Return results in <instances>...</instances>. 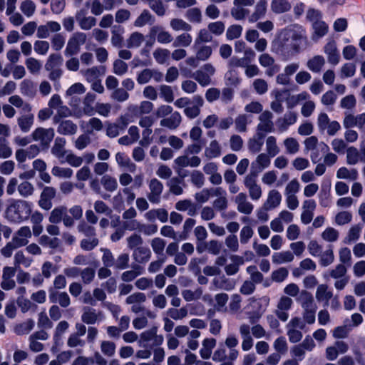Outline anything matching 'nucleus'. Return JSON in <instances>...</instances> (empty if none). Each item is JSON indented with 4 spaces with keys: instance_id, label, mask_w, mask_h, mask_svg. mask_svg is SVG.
Instances as JSON below:
<instances>
[{
    "instance_id": "423d86ee",
    "label": "nucleus",
    "mask_w": 365,
    "mask_h": 365,
    "mask_svg": "<svg viewBox=\"0 0 365 365\" xmlns=\"http://www.w3.org/2000/svg\"><path fill=\"white\" fill-rule=\"evenodd\" d=\"M257 176L247 174L244 178V185L248 190L250 198L254 201L259 200L262 195L261 186L257 182Z\"/></svg>"
},
{
    "instance_id": "4d7b16f0",
    "label": "nucleus",
    "mask_w": 365,
    "mask_h": 365,
    "mask_svg": "<svg viewBox=\"0 0 365 365\" xmlns=\"http://www.w3.org/2000/svg\"><path fill=\"white\" fill-rule=\"evenodd\" d=\"M170 26L175 31H183L187 32L192 30V26L181 19H171Z\"/></svg>"
},
{
    "instance_id": "aec40b11",
    "label": "nucleus",
    "mask_w": 365,
    "mask_h": 365,
    "mask_svg": "<svg viewBox=\"0 0 365 365\" xmlns=\"http://www.w3.org/2000/svg\"><path fill=\"white\" fill-rule=\"evenodd\" d=\"M103 319L102 312L91 307H85L81 315V320L87 324H93Z\"/></svg>"
},
{
    "instance_id": "0eeeda50",
    "label": "nucleus",
    "mask_w": 365,
    "mask_h": 365,
    "mask_svg": "<svg viewBox=\"0 0 365 365\" xmlns=\"http://www.w3.org/2000/svg\"><path fill=\"white\" fill-rule=\"evenodd\" d=\"M215 68L210 63H206L196 71L193 74L194 78L202 86H207L211 83V77L215 74Z\"/></svg>"
},
{
    "instance_id": "c756f323",
    "label": "nucleus",
    "mask_w": 365,
    "mask_h": 365,
    "mask_svg": "<svg viewBox=\"0 0 365 365\" xmlns=\"http://www.w3.org/2000/svg\"><path fill=\"white\" fill-rule=\"evenodd\" d=\"M182 121V116L178 111L173 112L170 117L163 118L160 124L163 127L173 130L177 128Z\"/></svg>"
},
{
    "instance_id": "c85d7f7f",
    "label": "nucleus",
    "mask_w": 365,
    "mask_h": 365,
    "mask_svg": "<svg viewBox=\"0 0 365 365\" xmlns=\"http://www.w3.org/2000/svg\"><path fill=\"white\" fill-rule=\"evenodd\" d=\"M297 301L301 304L304 310L317 308L312 294L306 290H302L300 292Z\"/></svg>"
},
{
    "instance_id": "680f3d73",
    "label": "nucleus",
    "mask_w": 365,
    "mask_h": 365,
    "mask_svg": "<svg viewBox=\"0 0 365 365\" xmlns=\"http://www.w3.org/2000/svg\"><path fill=\"white\" fill-rule=\"evenodd\" d=\"M63 63V58L59 54H51L49 56L46 64V70H52L53 68H60Z\"/></svg>"
},
{
    "instance_id": "6e6552de",
    "label": "nucleus",
    "mask_w": 365,
    "mask_h": 365,
    "mask_svg": "<svg viewBox=\"0 0 365 365\" xmlns=\"http://www.w3.org/2000/svg\"><path fill=\"white\" fill-rule=\"evenodd\" d=\"M271 156L265 153H261L256 157L251 163L250 172L249 174L258 176L264 169L269 167L271 164Z\"/></svg>"
},
{
    "instance_id": "de8ad7c7",
    "label": "nucleus",
    "mask_w": 365,
    "mask_h": 365,
    "mask_svg": "<svg viewBox=\"0 0 365 365\" xmlns=\"http://www.w3.org/2000/svg\"><path fill=\"white\" fill-rule=\"evenodd\" d=\"M291 4L287 0H272L271 9L274 13L282 14L291 9Z\"/></svg>"
},
{
    "instance_id": "79ce46f5",
    "label": "nucleus",
    "mask_w": 365,
    "mask_h": 365,
    "mask_svg": "<svg viewBox=\"0 0 365 365\" xmlns=\"http://www.w3.org/2000/svg\"><path fill=\"white\" fill-rule=\"evenodd\" d=\"M266 153L271 157H274L278 155L280 152V149L277 143L276 137L269 135L266 138L265 140Z\"/></svg>"
},
{
    "instance_id": "774afa93",
    "label": "nucleus",
    "mask_w": 365,
    "mask_h": 365,
    "mask_svg": "<svg viewBox=\"0 0 365 365\" xmlns=\"http://www.w3.org/2000/svg\"><path fill=\"white\" fill-rule=\"evenodd\" d=\"M101 183L105 190L109 192H113L118 187L117 180L115 178L108 175L102 177L101 179Z\"/></svg>"
},
{
    "instance_id": "1a4fd4ad",
    "label": "nucleus",
    "mask_w": 365,
    "mask_h": 365,
    "mask_svg": "<svg viewBox=\"0 0 365 365\" xmlns=\"http://www.w3.org/2000/svg\"><path fill=\"white\" fill-rule=\"evenodd\" d=\"M149 192L147 194L148 200L153 204H159L163 190V183L156 178L151 179L148 182Z\"/></svg>"
},
{
    "instance_id": "7ed1b4c3",
    "label": "nucleus",
    "mask_w": 365,
    "mask_h": 365,
    "mask_svg": "<svg viewBox=\"0 0 365 365\" xmlns=\"http://www.w3.org/2000/svg\"><path fill=\"white\" fill-rule=\"evenodd\" d=\"M163 341V337L157 335V328L153 327L141 333L139 344L140 346L148 347L161 344Z\"/></svg>"
},
{
    "instance_id": "20e7f679",
    "label": "nucleus",
    "mask_w": 365,
    "mask_h": 365,
    "mask_svg": "<svg viewBox=\"0 0 365 365\" xmlns=\"http://www.w3.org/2000/svg\"><path fill=\"white\" fill-rule=\"evenodd\" d=\"M255 0H234L233 7L231 9V15L236 20L244 19L250 13L247 6H252Z\"/></svg>"
},
{
    "instance_id": "c9c22d12",
    "label": "nucleus",
    "mask_w": 365,
    "mask_h": 365,
    "mask_svg": "<svg viewBox=\"0 0 365 365\" xmlns=\"http://www.w3.org/2000/svg\"><path fill=\"white\" fill-rule=\"evenodd\" d=\"M133 259L140 264L148 262L151 257V251L145 247H137L133 254Z\"/></svg>"
},
{
    "instance_id": "864d4df0",
    "label": "nucleus",
    "mask_w": 365,
    "mask_h": 365,
    "mask_svg": "<svg viewBox=\"0 0 365 365\" xmlns=\"http://www.w3.org/2000/svg\"><path fill=\"white\" fill-rule=\"evenodd\" d=\"M34 321L27 319L26 321L18 324L14 327V332L18 335H24L29 334L34 327Z\"/></svg>"
},
{
    "instance_id": "603ef678",
    "label": "nucleus",
    "mask_w": 365,
    "mask_h": 365,
    "mask_svg": "<svg viewBox=\"0 0 365 365\" xmlns=\"http://www.w3.org/2000/svg\"><path fill=\"white\" fill-rule=\"evenodd\" d=\"M153 17L149 11L145 9L134 21V26L138 28L143 27L146 24H151Z\"/></svg>"
},
{
    "instance_id": "5fc2aeb1",
    "label": "nucleus",
    "mask_w": 365,
    "mask_h": 365,
    "mask_svg": "<svg viewBox=\"0 0 365 365\" xmlns=\"http://www.w3.org/2000/svg\"><path fill=\"white\" fill-rule=\"evenodd\" d=\"M203 290L197 287L194 290L185 289L182 291V296L186 302H191L200 299L202 296Z\"/></svg>"
},
{
    "instance_id": "473e14b6",
    "label": "nucleus",
    "mask_w": 365,
    "mask_h": 365,
    "mask_svg": "<svg viewBox=\"0 0 365 365\" xmlns=\"http://www.w3.org/2000/svg\"><path fill=\"white\" fill-rule=\"evenodd\" d=\"M96 99V96L92 93H87L82 102V110L85 115L92 116L95 114V107L93 103Z\"/></svg>"
},
{
    "instance_id": "09e8293b",
    "label": "nucleus",
    "mask_w": 365,
    "mask_h": 365,
    "mask_svg": "<svg viewBox=\"0 0 365 365\" xmlns=\"http://www.w3.org/2000/svg\"><path fill=\"white\" fill-rule=\"evenodd\" d=\"M359 173L356 169H348L346 167H341L336 172V178L339 179H349L355 180L358 178Z\"/></svg>"
},
{
    "instance_id": "a211bd4d",
    "label": "nucleus",
    "mask_w": 365,
    "mask_h": 365,
    "mask_svg": "<svg viewBox=\"0 0 365 365\" xmlns=\"http://www.w3.org/2000/svg\"><path fill=\"white\" fill-rule=\"evenodd\" d=\"M297 120V114L294 111H287L282 117L277 120L279 130L282 133L286 131L290 125H294Z\"/></svg>"
},
{
    "instance_id": "4468645a",
    "label": "nucleus",
    "mask_w": 365,
    "mask_h": 365,
    "mask_svg": "<svg viewBox=\"0 0 365 365\" xmlns=\"http://www.w3.org/2000/svg\"><path fill=\"white\" fill-rule=\"evenodd\" d=\"M32 233L29 226L21 227L13 235L11 241L19 248L26 245Z\"/></svg>"
},
{
    "instance_id": "f704fd0d",
    "label": "nucleus",
    "mask_w": 365,
    "mask_h": 365,
    "mask_svg": "<svg viewBox=\"0 0 365 365\" xmlns=\"http://www.w3.org/2000/svg\"><path fill=\"white\" fill-rule=\"evenodd\" d=\"M66 140L63 138L57 137L51 148V153L60 160L65 156L66 151L65 145Z\"/></svg>"
},
{
    "instance_id": "72a5a7b5",
    "label": "nucleus",
    "mask_w": 365,
    "mask_h": 365,
    "mask_svg": "<svg viewBox=\"0 0 365 365\" xmlns=\"http://www.w3.org/2000/svg\"><path fill=\"white\" fill-rule=\"evenodd\" d=\"M252 116L247 114L238 115L234 121L236 131L245 133L247 130V125L252 123Z\"/></svg>"
},
{
    "instance_id": "6e6d98bb",
    "label": "nucleus",
    "mask_w": 365,
    "mask_h": 365,
    "mask_svg": "<svg viewBox=\"0 0 365 365\" xmlns=\"http://www.w3.org/2000/svg\"><path fill=\"white\" fill-rule=\"evenodd\" d=\"M153 57L159 64L166 63L170 56V51L166 48H158L153 51Z\"/></svg>"
},
{
    "instance_id": "412c9836",
    "label": "nucleus",
    "mask_w": 365,
    "mask_h": 365,
    "mask_svg": "<svg viewBox=\"0 0 365 365\" xmlns=\"http://www.w3.org/2000/svg\"><path fill=\"white\" fill-rule=\"evenodd\" d=\"M76 19L81 29L89 30L96 25V19L93 16H86V11L81 9L76 12Z\"/></svg>"
},
{
    "instance_id": "f257e3e1",
    "label": "nucleus",
    "mask_w": 365,
    "mask_h": 365,
    "mask_svg": "<svg viewBox=\"0 0 365 365\" xmlns=\"http://www.w3.org/2000/svg\"><path fill=\"white\" fill-rule=\"evenodd\" d=\"M31 202L12 199L5 211V217L11 222L19 223L26 220L32 212Z\"/></svg>"
},
{
    "instance_id": "9d476101",
    "label": "nucleus",
    "mask_w": 365,
    "mask_h": 365,
    "mask_svg": "<svg viewBox=\"0 0 365 365\" xmlns=\"http://www.w3.org/2000/svg\"><path fill=\"white\" fill-rule=\"evenodd\" d=\"M273 114L269 110L263 111L259 115V123L257 125V131L259 133H272L274 130Z\"/></svg>"
},
{
    "instance_id": "393cba45",
    "label": "nucleus",
    "mask_w": 365,
    "mask_h": 365,
    "mask_svg": "<svg viewBox=\"0 0 365 365\" xmlns=\"http://www.w3.org/2000/svg\"><path fill=\"white\" fill-rule=\"evenodd\" d=\"M281 202L282 195L278 190L273 189L268 192L267 197L264 205L267 210H273L279 207Z\"/></svg>"
},
{
    "instance_id": "4be33fe9",
    "label": "nucleus",
    "mask_w": 365,
    "mask_h": 365,
    "mask_svg": "<svg viewBox=\"0 0 365 365\" xmlns=\"http://www.w3.org/2000/svg\"><path fill=\"white\" fill-rule=\"evenodd\" d=\"M332 297L333 293L327 284H322L317 287L315 297L318 302H322L324 307H327Z\"/></svg>"
},
{
    "instance_id": "58836bf2",
    "label": "nucleus",
    "mask_w": 365,
    "mask_h": 365,
    "mask_svg": "<svg viewBox=\"0 0 365 365\" xmlns=\"http://www.w3.org/2000/svg\"><path fill=\"white\" fill-rule=\"evenodd\" d=\"M294 255L290 251H283L279 252H274L272 255V260L274 264H281L287 262H291L294 260Z\"/></svg>"
},
{
    "instance_id": "a19ab883",
    "label": "nucleus",
    "mask_w": 365,
    "mask_h": 365,
    "mask_svg": "<svg viewBox=\"0 0 365 365\" xmlns=\"http://www.w3.org/2000/svg\"><path fill=\"white\" fill-rule=\"evenodd\" d=\"M17 121L21 130L27 133L34 124V115L30 112L19 118Z\"/></svg>"
},
{
    "instance_id": "a18cd8bd",
    "label": "nucleus",
    "mask_w": 365,
    "mask_h": 365,
    "mask_svg": "<svg viewBox=\"0 0 365 365\" xmlns=\"http://www.w3.org/2000/svg\"><path fill=\"white\" fill-rule=\"evenodd\" d=\"M267 1L265 0H259L256 6L255 12L249 17V21L254 23L262 18L266 13Z\"/></svg>"
},
{
    "instance_id": "4c0bfd02",
    "label": "nucleus",
    "mask_w": 365,
    "mask_h": 365,
    "mask_svg": "<svg viewBox=\"0 0 365 365\" xmlns=\"http://www.w3.org/2000/svg\"><path fill=\"white\" fill-rule=\"evenodd\" d=\"M324 64V58L322 56L317 55L308 60L307 67L314 73H319Z\"/></svg>"
},
{
    "instance_id": "e2e57ef3",
    "label": "nucleus",
    "mask_w": 365,
    "mask_h": 365,
    "mask_svg": "<svg viewBox=\"0 0 365 365\" xmlns=\"http://www.w3.org/2000/svg\"><path fill=\"white\" fill-rule=\"evenodd\" d=\"M175 207L179 211H188V215L192 216L195 215V206L190 200H180L175 203Z\"/></svg>"
},
{
    "instance_id": "7c9ffc66",
    "label": "nucleus",
    "mask_w": 365,
    "mask_h": 365,
    "mask_svg": "<svg viewBox=\"0 0 365 365\" xmlns=\"http://www.w3.org/2000/svg\"><path fill=\"white\" fill-rule=\"evenodd\" d=\"M57 123H58L57 132L61 135H71L77 132V125L71 120H59Z\"/></svg>"
},
{
    "instance_id": "2f4dec72",
    "label": "nucleus",
    "mask_w": 365,
    "mask_h": 365,
    "mask_svg": "<svg viewBox=\"0 0 365 365\" xmlns=\"http://www.w3.org/2000/svg\"><path fill=\"white\" fill-rule=\"evenodd\" d=\"M222 154V147L217 140H212L205 148L204 155L207 159H213L220 157Z\"/></svg>"
},
{
    "instance_id": "f8f14e48",
    "label": "nucleus",
    "mask_w": 365,
    "mask_h": 365,
    "mask_svg": "<svg viewBox=\"0 0 365 365\" xmlns=\"http://www.w3.org/2000/svg\"><path fill=\"white\" fill-rule=\"evenodd\" d=\"M259 64L266 68L265 73L267 76L272 77L280 70L279 65L275 63L274 58L269 53H264L259 56Z\"/></svg>"
},
{
    "instance_id": "f03ea898",
    "label": "nucleus",
    "mask_w": 365,
    "mask_h": 365,
    "mask_svg": "<svg viewBox=\"0 0 365 365\" xmlns=\"http://www.w3.org/2000/svg\"><path fill=\"white\" fill-rule=\"evenodd\" d=\"M278 45V51H277L282 56L285 60L298 52V46L294 41L289 40L288 37L284 35L282 36L276 43Z\"/></svg>"
},
{
    "instance_id": "cd10ccee",
    "label": "nucleus",
    "mask_w": 365,
    "mask_h": 365,
    "mask_svg": "<svg viewBox=\"0 0 365 365\" xmlns=\"http://www.w3.org/2000/svg\"><path fill=\"white\" fill-rule=\"evenodd\" d=\"M217 341L214 338H205L202 342V347L200 349V355L202 359H209L216 346Z\"/></svg>"
},
{
    "instance_id": "13d9d810",
    "label": "nucleus",
    "mask_w": 365,
    "mask_h": 365,
    "mask_svg": "<svg viewBox=\"0 0 365 365\" xmlns=\"http://www.w3.org/2000/svg\"><path fill=\"white\" fill-rule=\"evenodd\" d=\"M286 153L290 155H294L299 150V143L292 137L287 138L283 142Z\"/></svg>"
},
{
    "instance_id": "bb28decb",
    "label": "nucleus",
    "mask_w": 365,
    "mask_h": 365,
    "mask_svg": "<svg viewBox=\"0 0 365 365\" xmlns=\"http://www.w3.org/2000/svg\"><path fill=\"white\" fill-rule=\"evenodd\" d=\"M304 143L305 150L307 151L314 150L317 148L320 149L321 153H325L330 150L327 144L324 142H319L316 136H310L306 138Z\"/></svg>"
},
{
    "instance_id": "3c124183",
    "label": "nucleus",
    "mask_w": 365,
    "mask_h": 365,
    "mask_svg": "<svg viewBox=\"0 0 365 365\" xmlns=\"http://www.w3.org/2000/svg\"><path fill=\"white\" fill-rule=\"evenodd\" d=\"M233 263L227 264L225 267V271L227 275H234L239 271V266L244 263L242 257L234 255L231 257Z\"/></svg>"
},
{
    "instance_id": "69168bd1",
    "label": "nucleus",
    "mask_w": 365,
    "mask_h": 365,
    "mask_svg": "<svg viewBox=\"0 0 365 365\" xmlns=\"http://www.w3.org/2000/svg\"><path fill=\"white\" fill-rule=\"evenodd\" d=\"M320 256V264L323 267H327L331 264L334 260V255L331 245L328 246V249L322 252Z\"/></svg>"
},
{
    "instance_id": "8fccbe9b",
    "label": "nucleus",
    "mask_w": 365,
    "mask_h": 365,
    "mask_svg": "<svg viewBox=\"0 0 365 365\" xmlns=\"http://www.w3.org/2000/svg\"><path fill=\"white\" fill-rule=\"evenodd\" d=\"M25 65L32 75H38L42 68L41 62L34 57L27 58L25 61Z\"/></svg>"
},
{
    "instance_id": "bf43d9fd",
    "label": "nucleus",
    "mask_w": 365,
    "mask_h": 365,
    "mask_svg": "<svg viewBox=\"0 0 365 365\" xmlns=\"http://www.w3.org/2000/svg\"><path fill=\"white\" fill-rule=\"evenodd\" d=\"M192 41V36L190 34L185 32L178 35L175 38L173 46L174 47H187L191 44Z\"/></svg>"
},
{
    "instance_id": "5701e85b",
    "label": "nucleus",
    "mask_w": 365,
    "mask_h": 365,
    "mask_svg": "<svg viewBox=\"0 0 365 365\" xmlns=\"http://www.w3.org/2000/svg\"><path fill=\"white\" fill-rule=\"evenodd\" d=\"M264 133L256 132V133L248 140L247 148L250 153H257L261 151L264 144Z\"/></svg>"
},
{
    "instance_id": "ddd939ff",
    "label": "nucleus",
    "mask_w": 365,
    "mask_h": 365,
    "mask_svg": "<svg viewBox=\"0 0 365 365\" xmlns=\"http://www.w3.org/2000/svg\"><path fill=\"white\" fill-rule=\"evenodd\" d=\"M55 135L54 130L51 128H38L32 133L34 140L38 141L42 145L48 146Z\"/></svg>"
},
{
    "instance_id": "338daca9",
    "label": "nucleus",
    "mask_w": 365,
    "mask_h": 365,
    "mask_svg": "<svg viewBox=\"0 0 365 365\" xmlns=\"http://www.w3.org/2000/svg\"><path fill=\"white\" fill-rule=\"evenodd\" d=\"M143 273V269L140 266H136L133 269L123 272L121 274V279L126 282H131Z\"/></svg>"
},
{
    "instance_id": "39448f33",
    "label": "nucleus",
    "mask_w": 365,
    "mask_h": 365,
    "mask_svg": "<svg viewBox=\"0 0 365 365\" xmlns=\"http://www.w3.org/2000/svg\"><path fill=\"white\" fill-rule=\"evenodd\" d=\"M86 41V35L82 32L75 33L68 40L65 49L66 56H73L78 53L81 46Z\"/></svg>"
},
{
    "instance_id": "c03bdc74",
    "label": "nucleus",
    "mask_w": 365,
    "mask_h": 365,
    "mask_svg": "<svg viewBox=\"0 0 365 365\" xmlns=\"http://www.w3.org/2000/svg\"><path fill=\"white\" fill-rule=\"evenodd\" d=\"M145 314V316L138 317L133 319V325L135 329H142L146 327L148 322V317L155 319L156 317V314L150 310H147Z\"/></svg>"
},
{
    "instance_id": "49530a36",
    "label": "nucleus",
    "mask_w": 365,
    "mask_h": 365,
    "mask_svg": "<svg viewBox=\"0 0 365 365\" xmlns=\"http://www.w3.org/2000/svg\"><path fill=\"white\" fill-rule=\"evenodd\" d=\"M362 230V225L358 224L354 225L350 227L349 232L344 238V243L350 244L351 242L357 241L361 235V232Z\"/></svg>"
},
{
    "instance_id": "ea45409f",
    "label": "nucleus",
    "mask_w": 365,
    "mask_h": 365,
    "mask_svg": "<svg viewBox=\"0 0 365 365\" xmlns=\"http://www.w3.org/2000/svg\"><path fill=\"white\" fill-rule=\"evenodd\" d=\"M145 40L144 35L138 31L130 34L126 40V46L128 48H139Z\"/></svg>"
},
{
    "instance_id": "37998d69",
    "label": "nucleus",
    "mask_w": 365,
    "mask_h": 365,
    "mask_svg": "<svg viewBox=\"0 0 365 365\" xmlns=\"http://www.w3.org/2000/svg\"><path fill=\"white\" fill-rule=\"evenodd\" d=\"M9 102L11 106L18 108H21L24 113H30L31 111V106L25 102L19 95H13L9 98Z\"/></svg>"
},
{
    "instance_id": "dca6fc26",
    "label": "nucleus",
    "mask_w": 365,
    "mask_h": 365,
    "mask_svg": "<svg viewBox=\"0 0 365 365\" xmlns=\"http://www.w3.org/2000/svg\"><path fill=\"white\" fill-rule=\"evenodd\" d=\"M150 34L151 36L155 37L158 42L162 44H167L173 41L171 34L159 25L152 26L150 29Z\"/></svg>"
},
{
    "instance_id": "2eb2a0df",
    "label": "nucleus",
    "mask_w": 365,
    "mask_h": 365,
    "mask_svg": "<svg viewBox=\"0 0 365 365\" xmlns=\"http://www.w3.org/2000/svg\"><path fill=\"white\" fill-rule=\"evenodd\" d=\"M237 205V210L239 212L244 215H250L253 210L254 205L248 200L247 196L245 192L238 193L234 200Z\"/></svg>"
},
{
    "instance_id": "a878e982",
    "label": "nucleus",
    "mask_w": 365,
    "mask_h": 365,
    "mask_svg": "<svg viewBox=\"0 0 365 365\" xmlns=\"http://www.w3.org/2000/svg\"><path fill=\"white\" fill-rule=\"evenodd\" d=\"M324 52L327 56L328 61L331 64H338L339 62V53L337 50L335 41H329L324 48Z\"/></svg>"
},
{
    "instance_id": "9b49d317",
    "label": "nucleus",
    "mask_w": 365,
    "mask_h": 365,
    "mask_svg": "<svg viewBox=\"0 0 365 365\" xmlns=\"http://www.w3.org/2000/svg\"><path fill=\"white\" fill-rule=\"evenodd\" d=\"M293 304V300L287 296H282L279 298L275 314L281 321L286 322L288 319V311L291 309Z\"/></svg>"
},
{
    "instance_id": "e433bc0d",
    "label": "nucleus",
    "mask_w": 365,
    "mask_h": 365,
    "mask_svg": "<svg viewBox=\"0 0 365 365\" xmlns=\"http://www.w3.org/2000/svg\"><path fill=\"white\" fill-rule=\"evenodd\" d=\"M346 152V162L347 165H354L360 161L362 162L361 153L356 148L350 146L347 148Z\"/></svg>"
},
{
    "instance_id": "f3484780",
    "label": "nucleus",
    "mask_w": 365,
    "mask_h": 365,
    "mask_svg": "<svg viewBox=\"0 0 365 365\" xmlns=\"http://www.w3.org/2000/svg\"><path fill=\"white\" fill-rule=\"evenodd\" d=\"M255 53L249 48L245 51V56L243 58L232 57L229 61V66L230 68L241 67L246 68L255 58Z\"/></svg>"
},
{
    "instance_id": "6ab92c4d",
    "label": "nucleus",
    "mask_w": 365,
    "mask_h": 365,
    "mask_svg": "<svg viewBox=\"0 0 365 365\" xmlns=\"http://www.w3.org/2000/svg\"><path fill=\"white\" fill-rule=\"evenodd\" d=\"M153 108L154 105L152 102L148 101H143L138 106H129L128 110L132 112L135 116H142L150 113Z\"/></svg>"
},
{
    "instance_id": "b1692460",
    "label": "nucleus",
    "mask_w": 365,
    "mask_h": 365,
    "mask_svg": "<svg viewBox=\"0 0 365 365\" xmlns=\"http://www.w3.org/2000/svg\"><path fill=\"white\" fill-rule=\"evenodd\" d=\"M81 73L88 83L99 79L101 76L104 75L105 68L103 66H93L90 68L81 71Z\"/></svg>"
},
{
    "instance_id": "052dcab7",
    "label": "nucleus",
    "mask_w": 365,
    "mask_h": 365,
    "mask_svg": "<svg viewBox=\"0 0 365 365\" xmlns=\"http://www.w3.org/2000/svg\"><path fill=\"white\" fill-rule=\"evenodd\" d=\"M322 238L328 242H334L338 240L339 232L331 227H327L321 234Z\"/></svg>"
},
{
    "instance_id": "0e129e2a",
    "label": "nucleus",
    "mask_w": 365,
    "mask_h": 365,
    "mask_svg": "<svg viewBox=\"0 0 365 365\" xmlns=\"http://www.w3.org/2000/svg\"><path fill=\"white\" fill-rule=\"evenodd\" d=\"M67 212V208L64 206H59L54 208L50 214L49 222L51 223L60 222L63 215Z\"/></svg>"
}]
</instances>
